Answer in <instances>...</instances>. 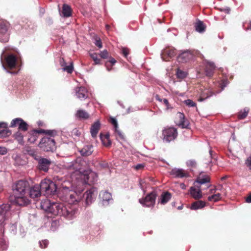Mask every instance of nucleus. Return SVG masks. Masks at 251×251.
Listing matches in <instances>:
<instances>
[{
  "mask_svg": "<svg viewBox=\"0 0 251 251\" xmlns=\"http://www.w3.org/2000/svg\"><path fill=\"white\" fill-rule=\"evenodd\" d=\"M15 138L18 140H22L23 137L21 133L17 132L15 134Z\"/></svg>",
  "mask_w": 251,
  "mask_h": 251,
  "instance_id": "nucleus-59",
  "label": "nucleus"
},
{
  "mask_svg": "<svg viewBox=\"0 0 251 251\" xmlns=\"http://www.w3.org/2000/svg\"><path fill=\"white\" fill-rule=\"evenodd\" d=\"M36 133H44L46 134L50 135L51 137H53L55 135H56L57 132L55 130H45V129H40V130H36L34 131Z\"/></svg>",
  "mask_w": 251,
  "mask_h": 251,
  "instance_id": "nucleus-35",
  "label": "nucleus"
},
{
  "mask_svg": "<svg viewBox=\"0 0 251 251\" xmlns=\"http://www.w3.org/2000/svg\"><path fill=\"white\" fill-rule=\"evenodd\" d=\"M229 81L227 79H224L222 81L221 83V89L222 90H223L224 88L228 84Z\"/></svg>",
  "mask_w": 251,
  "mask_h": 251,
  "instance_id": "nucleus-50",
  "label": "nucleus"
},
{
  "mask_svg": "<svg viewBox=\"0 0 251 251\" xmlns=\"http://www.w3.org/2000/svg\"><path fill=\"white\" fill-rule=\"evenodd\" d=\"M192 57V53L189 50H186L178 55L177 60L179 63H185L189 61Z\"/></svg>",
  "mask_w": 251,
  "mask_h": 251,
  "instance_id": "nucleus-16",
  "label": "nucleus"
},
{
  "mask_svg": "<svg viewBox=\"0 0 251 251\" xmlns=\"http://www.w3.org/2000/svg\"><path fill=\"white\" fill-rule=\"evenodd\" d=\"M84 164H85V162L84 160L81 159H77L67 163L65 165V167L68 170L73 171L76 174L79 175L80 177H81L83 171H85L82 167Z\"/></svg>",
  "mask_w": 251,
  "mask_h": 251,
  "instance_id": "nucleus-5",
  "label": "nucleus"
},
{
  "mask_svg": "<svg viewBox=\"0 0 251 251\" xmlns=\"http://www.w3.org/2000/svg\"><path fill=\"white\" fill-rule=\"evenodd\" d=\"M82 198L84 199L85 204L88 206L94 202L96 199L97 195V189L92 187L87 190L84 193L82 194Z\"/></svg>",
  "mask_w": 251,
  "mask_h": 251,
  "instance_id": "nucleus-9",
  "label": "nucleus"
},
{
  "mask_svg": "<svg viewBox=\"0 0 251 251\" xmlns=\"http://www.w3.org/2000/svg\"><path fill=\"white\" fill-rule=\"evenodd\" d=\"M27 192L29 197L32 199L38 198L42 194L38 184H36L31 187L29 186Z\"/></svg>",
  "mask_w": 251,
  "mask_h": 251,
  "instance_id": "nucleus-19",
  "label": "nucleus"
},
{
  "mask_svg": "<svg viewBox=\"0 0 251 251\" xmlns=\"http://www.w3.org/2000/svg\"><path fill=\"white\" fill-rule=\"evenodd\" d=\"M8 229L12 235H15L17 232V225L15 224H10L8 226Z\"/></svg>",
  "mask_w": 251,
  "mask_h": 251,
  "instance_id": "nucleus-41",
  "label": "nucleus"
},
{
  "mask_svg": "<svg viewBox=\"0 0 251 251\" xmlns=\"http://www.w3.org/2000/svg\"><path fill=\"white\" fill-rule=\"evenodd\" d=\"M39 185L41 193L47 196L55 194L57 190L56 184L50 179L45 178L42 180Z\"/></svg>",
  "mask_w": 251,
  "mask_h": 251,
  "instance_id": "nucleus-3",
  "label": "nucleus"
},
{
  "mask_svg": "<svg viewBox=\"0 0 251 251\" xmlns=\"http://www.w3.org/2000/svg\"><path fill=\"white\" fill-rule=\"evenodd\" d=\"M74 90L76 97L81 100H84L88 97V91L83 86L77 87Z\"/></svg>",
  "mask_w": 251,
  "mask_h": 251,
  "instance_id": "nucleus-15",
  "label": "nucleus"
},
{
  "mask_svg": "<svg viewBox=\"0 0 251 251\" xmlns=\"http://www.w3.org/2000/svg\"><path fill=\"white\" fill-rule=\"evenodd\" d=\"M214 95V93L213 92H212L211 91H209V90H207L205 92H203L202 94H201V97L198 100L199 101H203L205 99H207L210 97H211V96H212L213 95Z\"/></svg>",
  "mask_w": 251,
  "mask_h": 251,
  "instance_id": "nucleus-34",
  "label": "nucleus"
},
{
  "mask_svg": "<svg viewBox=\"0 0 251 251\" xmlns=\"http://www.w3.org/2000/svg\"><path fill=\"white\" fill-rule=\"evenodd\" d=\"M144 167L145 165L144 164H138L135 166V169L138 170L143 168Z\"/></svg>",
  "mask_w": 251,
  "mask_h": 251,
  "instance_id": "nucleus-58",
  "label": "nucleus"
},
{
  "mask_svg": "<svg viewBox=\"0 0 251 251\" xmlns=\"http://www.w3.org/2000/svg\"><path fill=\"white\" fill-rule=\"evenodd\" d=\"M205 202L202 201H198L192 203L190 207L191 210H196L205 207Z\"/></svg>",
  "mask_w": 251,
  "mask_h": 251,
  "instance_id": "nucleus-29",
  "label": "nucleus"
},
{
  "mask_svg": "<svg viewBox=\"0 0 251 251\" xmlns=\"http://www.w3.org/2000/svg\"><path fill=\"white\" fill-rule=\"evenodd\" d=\"M100 124L99 121L95 122L91 126L90 132L92 137L95 138L100 129Z\"/></svg>",
  "mask_w": 251,
  "mask_h": 251,
  "instance_id": "nucleus-23",
  "label": "nucleus"
},
{
  "mask_svg": "<svg viewBox=\"0 0 251 251\" xmlns=\"http://www.w3.org/2000/svg\"><path fill=\"white\" fill-rule=\"evenodd\" d=\"M59 63L60 65L63 67L67 65V63L65 62L63 58H60L59 59Z\"/></svg>",
  "mask_w": 251,
  "mask_h": 251,
  "instance_id": "nucleus-57",
  "label": "nucleus"
},
{
  "mask_svg": "<svg viewBox=\"0 0 251 251\" xmlns=\"http://www.w3.org/2000/svg\"><path fill=\"white\" fill-rule=\"evenodd\" d=\"M75 116L79 120H86L89 118V114L84 110L79 109L76 112Z\"/></svg>",
  "mask_w": 251,
  "mask_h": 251,
  "instance_id": "nucleus-26",
  "label": "nucleus"
},
{
  "mask_svg": "<svg viewBox=\"0 0 251 251\" xmlns=\"http://www.w3.org/2000/svg\"><path fill=\"white\" fill-rule=\"evenodd\" d=\"M27 153L28 155L32 157L35 160L37 161L39 158L41 156L39 155L36 151L33 149H28L26 150Z\"/></svg>",
  "mask_w": 251,
  "mask_h": 251,
  "instance_id": "nucleus-36",
  "label": "nucleus"
},
{
  "mask_svg": "<svg viewBox=\"0 0 251 251\" xmlns=\"http://www.w3.org/2000/svg\"><path fill=\"white\" fill-rule=\"evenodd\" d=\"M180 123L179 125L182 128H187L189 125V122L185 120V116L183 113H179Z\"/></svg>",
  "mask_w": 251,
  "mask_h": 251,
  "instance_id": "nucleus-33",
  "label": "nucleus"
},
{
  "mask_svg": "<svg viewBox=\"0 0 251 251\" xmlns=\"http://www.w3.org/2000/svg\"><path fill=\"white\" fill-rule=\"evenodd\" d=\"M176 55V49L175 48H172L171 49H164L162 50L161 53V56L163 61H166L165 56H167L169 58H172Z\"/></svg>",
  "mask_w": 251,
  "mask_h": 251,
  "instance_id": "nucleus-22",
  "label": "nucleus"
},
{
  "mask_svg": "<svg viewBox=\"0 0 251 251\" xmlns=\"http://www.w3.org/2000/svg\"><path fill=\"white\" fill-rule=\"evenodd\" d=\"M110 122L113 125L114 129L118 128V124L116 118L110 117Z\"/></svg>",
  "mask_w": 251,
  "mask_h": 251,
  "instance_id": "nucleus-48",
  "label": "nucleus"
},
{
  "mask_svg": "<svg viewBox=\"0 0 251 251\" xmlns=\"http://www.w3.org/2000/svg\"><path fill=\"white\" fill-rule=\"evenodd\" d=\"M170 175L176 178L188 177L189 175L183 169L177 168H173L170 172Z\"/></svg>",
  "mask_w": 251,
  "mask_h": 251,
  "instance_id": "nucleus-17",
  "label": "nucleus"
},
{
  "mask_svg": "<svg viewBox=\"0 0 251 251\" xmlns=\"http://www.w3.org/2000/svg\"><path fill=\"white\" fill-rule=\"evenodd\" d=\"M172 195L170 193L168 192H163L160 196V199L158 202L161 204H165L167 203L171 199Z\"/></svg>",
  "mask_w": 251,
  "mask_h": 251,
  "instance_id": "nucleus-28",
  "label": "nucleus"
},
{
  "mask_svg": "<svg viewBox=\"0 0 251 251\" xmlns=\"http://www.w3.org/2000/svg\"><path fill=\"white\" fill-rule=\"evenodd\" d=\"M90 56L93 59L95 64H100V59L98 57L97 54L96 53H92L90 54Z\"/></svg>",
  "mask_w": 251,
  "mask_h": 251,
  "instance_id": "nucleus-44",
  "label": "nucleus"
},
{
  "mask_svg": "<svg viewBox=\"0 0 251 251\" xmlns=\"http://www.w3.org/2000/svg\"><path fill=\"white\" fill-rule=\"evenodd\" d=\"M73 69L74 67L73 62H71L69 65H66L62 68V70L64 71H66L69 74H71L73 71Z\"/></svg>",
  "mask_w": 251,
  "mask_h": 251,
  "instance_id": "nucleus-42",
  "label": "nucleus"
},
{
  "mask_svg": "<svg viewBox=\"0 0 251 251\" xmlns=\"http://www.w3.org/2000/svg\"><path fill=\"white\" fill-rule=\"evenodd\" d=\"M83 191V189L81 190L77 189L71 193H69L66 196V200L68 203V204L67 205L71 207L70 204H76L78 203L82 200L81 193ZM72 207L75 208L74 206Z\"/></svg>",
  "mask_w": 251,
  "mask_h": 251,
  "instance_id": "nucleus-8",
  "label": "nucleus"
},
{
  "mask_svg": "<svg viewBox=\"0 0 251 251\" xmlns=\"http://www.w3.org/2000/svg\"><path fill=\"white\" fill-rule=\"evenodd\" d=\"M36 137L34 135L32 136L30 138L28 139L29 141L33 143H34L36 141Z\"/></svg>",
  "mask_w": 251,
  "mask_h": 251,
  "instance_id": "nucleus-60",
  "label": "nucleus"
},
{
  "mask_svg": "<svg viewBox=\"0 0 251 251\" xmlns=\"http://www.w3.org/2000/svg\"><path fill=\"white\" fill-rule=\"evenodd\" d=\"M196 30L200 33H203L205 30V25L201 21H199L195 25Z\"/></svg>",
  "mask_w": 251,
  "mask_h": 251,
  "instance_id": "nucleus-32",
  "label": "nucleus"
},
{
  "mask_svg": "<svg viewBox=\"0 0 251 251\" xmlns=\"http://www.w3.org/2000/svg\"><path fill=\"white\" fill-rule=\"evenodd\" d=\"M0 246L3 251L6 250L8 247L7 241L3 238H0Z\"/></svg>",
  "mask_w": 251,
  "mask_h": 251,
  "instance_id": "nucleus-39",
  "label": "nucleus"
},
{
  "mask_svg": "<svg viewBox=\"0 0 251 251\" xmlns=\"http://www.w3.org/2000/svg\"><path fill=\"white\" fill-rule=\"evenodd\" d=\"M62 15L64 17H69L72 15V9L71 7L67 4H64L62 6Z\"/></svg>",
  "mask_w": 251,
  "mask_h": 251,
  "instance_id": "nucleus-30",
  "label": "nucleus"
},
{
  "mask_svg": "<svg viewBox=\"0 0 251 251\" xmlns=\"http://www.w3.org/2000/svg\"><path fill=\"white\" fill-rule=\"evenodd\" d=\"M249 109L247 107H245L243 110L240 111L238 113V118L240 119H245L248 115Z\"/></svg>",
  "mask_w": 251,
  "mask_h": 251,
  "instance_id": "nucleus-37",
  "label": "nucleus"
},
{
  "mask_svg": "<svg viewBox=\"0 0 251 251\" xmlns=\"http://www.w3.org/2000/svg\"><path fill=\"white\" fill-rule=\"evenodd\" d=\"M73 133L77 136H79L80 135V132L76 128L73 130Z\"/></svg>",
  "mask_w": 251,
  "mask_h": 251,
  "instance_id": "nucleus-62",
  "label": "nucleus"
},
{
  "mask_svg": "<svg viewBox=\"0 0 251 251\" xmlns=\"http://www.w3.org/2000/svg\"><path fill=\"white\" fill-rule=\"evenodd\" d=\"M186 165L188 167H196L197 165V163L195 160L194 159H190L186 162Z\"/></svg>",
  "mask_w": 251,
  "mask_h": 251,
  "instance_id": "nucleus-46",
  "label": "nucleus"
},
{
  "mask_svg": "<svg viewBox=\"0 0 251 251\" xmlns=\"http://www.w3.org/2000/svg\"><path fill=\"white\" fill-rule=\"evenodd\" d=\"M93 152V148L92 145L84 146L80 151V153L82 156H89Z\"/></svg>",
  "mask_w": 251,
  "mask_h": 251,
  "instance_id": "nucleus-27",
  "label": "nucleus"
},
{
  "mask_svg": "<svg viewBox=\"0 0 251 251\" xmlns=\"http://www.w3.org/2000/svg\"><path fill=\"white\" fill-rule=\"evenodd\" d=\"M7 149L3 147H0V155H5L7 153Z\"/></svg>",
  "mask_w": 251,
  "mask_h": 251,
  "instance_id": "nucleus-52",
  "label": "nucleus"
},
{
  "mask_svg": "<svg viewBox=\"0 0 251 251\" xmlns=\"http://www.w3.org/2000/svg\"><path fill=\"white\" fill-rule=\"evenodd\" d=\"M163 102L166 105L167 108L168 109L169 103V101H168V100L166 99H163Z\"/></svg>",
  "mask_w": 251,
  "mask_h": 251,
  "instance_id": "nucleus-61",
  "label": "nucleus"
},
{
  "mask_svg": "<svg viewBox=\"0 0 251 251\" xmlns=\"http://www.w3.org/2000/svg\"><path fill=\"white\" fill-rule=\"evenodd\" d=\"M221 194L220 193H217L216 194H214L212 196H210L208 197L207 199L209 201H214L215 202L218 201L221 199Z\"/></svg>",
  "mask_w": 251,
  "mask_h": 251,
  "instance_id": "nucleus-40",
  "label": "nucleus"
},
{
  "mask_svg": "<svg viewBox=\"0 0 251 251\" xmlns=\"http://www.w3.org/2000/svg\"><path fill=\"white\" fill-rule=\"evenodd\" d=\"M40 206L41 209L47 212L62 216L69 220L75 218L78 213V209L76 208L65 205L62 203L52 202L47 199L41 201Z\"/></svg>",
  "mask_w": 251,
  "mask_h": 251,
  "instance_id": "nucleus-1",
  "label": "nucleus"
},
{
  "mask_svg": "<svg viewBox=\"0 0 251 251\" xmlns=\"http://www.w3.org/2000/svg\"><path fill=\"white\" fill-rule=\"evenodd\" d=\"M245 164L249 167V169L251 170V156H249L247 158L245 161Z\"/></svg>",
  "mask_w": 251,
  "mask_h": 251,
  "instance_id": "nucleus-51",
  "label": "nucleus"
},
{
  "mask_svg": "<svg viewBox=\"0 0 251 251\" xmlns=\"http://www.w3.org/2000/svg\"><path fill=\"white\" fill-rule=\"evenodd\" d=\"M178 135L177 129L173 127H166L162 130L163 141L169 143L174 141Z\"/></svg>",
  "mask_w": 251,
  "mask_h": 251,
  "instance_id": "nucleus-6",
  "label": "nucleus"
},
{
  "mask_svg": "<svg viewBox=\"0 0 251 251\" xmlns=\"http://www.w3.org/2000/svg\"><path fill=\"white\" fill-rule=\"evenodd\" d=\"M41 150L46 152H53L56 150L55 142L51 137L42 138L38 144Z\"/></svg>",
  "mask_w": 251,
  "mask_h": 251,
  "instance_id": "nucleus-4",
  "label": "nucleus"
},
{
  "mask_svg": "<svg viewBox=\"0 0 251 251\" xmlns=\"http://www.w3.org/2000/svg\"><path fill=\"white\" fill-rule=\"evenodd\" d=\"M10 206L9 204L3 203L0 205V226L3 225L5 214L10 210Z\"/></svg>",
  "mask_w": 251,
  "mask_h": 251,
  "instance_id": "nucleus-20",
  "label": "nucleus"
},
{
  "mask_svg": "<svg viewBox=\"0 0 251 251\" xmlns=\"http://www.w3.org/2000/svg\"><path fill=\"white\" fill-rule=\"evenodd\" d=\"M10 134L9 130L6 129L0 130V137L4 138L8 136Z\"/></svg>",
  "mask_w": 251,
  "mask_h": 251,
  "instance_id": "nucleus-43",
  "label": "nucleus"
},
{
  "mask_svg": "<svg viewBox=\"0 0 251 251\" xmlns=\"http://www.w3.org/2000/svg\"><path fill=\"white\" fill-rule=\"evenodd\" d=\"M100 197L101 199V203L103 206H106L113 202L111 194L106 191L100 192Z\"/></svg>",
  "mask_w": 251,
  "mask_h": 251,
  "instance_id": "nucleus-14",
  "label": "nucleus"
},
{
  "mask_svg": "<svg viewBox=\"0 0 251 251\" xmlns=\"http://www.w3.org/2000/svg\"><path fill=\"white\" fill-rule=\"evenodd\" d=\"M97 175L91 170H85L80 178L83 180V183L91 185L97 181Z\"/></svg>",
  "mask_w": 251,
  "mask_h": 251,
  "instance_id": "nucleus-10",
  "label": "nucleus"
},
{
  "mask_svg": "<svg viewBox=\"0 0 251 251\" xmlns=\"http://www.w3.org/2000/svg\"><path fill=\"white\" fill-rule=\"evenodd\" d=\"M246 201L248 203H251V194L247 197Z\"/></svg>",
  "mask_w": 251,
  "mask_h": 251,
  "instance_id": "nucleus-64",
  "label": "nucleus"
},
{
  "mask_svg": "<svg viewBox=\"0 0 251 251\" xmlns=\"http://www.w3.org/2000/svg\"><path fill=\"white\" fill-rule=\"evenodd\" d=\"M189 192L191 196L195 200H199L202 197L201 186L195 185L194 186L191 187Z\"/></svg>",
  "mask_w": 251,
  "mask_h": 251,
  "instance_id": "nucleus-18",
  "label": "nucleus"
},
{
  "mask_svg": "<svg viewBox=\"0 0 251 251\" xmlns=\"http://www.w3.org/2000/svg\"><path fill=\"white\" fill-rule=\"evenodd\" d=\"M95 44L99 48H101L102 47V43L100 38L96 40Z\"/></svg>",
  "mask_w": 251,
  "mask_h": 251,
  "instance_id": "nucleus-54",
  "label": "nucleus"
},
{
  "mask_svg": "<svg viewBox=\"0 0 251 251\" xmlns=\"http://www.w3.org/2000/svg\"><path fill=\"white\" fill-rule=\"evenodd\" d=\"M29 189V183L25 180L18 181L12 187L11 201L20 206H26L30 203V200L25 195Z\"/></svg>",
  "mask_w": 251,
  "mask_h": 251,
  "instance_id": "nucleus-2",
  "label": "nucleus"
},
{
  "mask_svg": "<svg viewBox=\"0 0 251 251\" xmlns=\"http://www.w3.org/2000/svg\"><path fill=\"white\" fill-rule=\"evenodd\" d=\"M176 75L177 78L183 79L187 76L188 73L186 72L183 71L180 69H177L176 72Z\"/></svg>",
  "mask_w": 251,
  "mask_h": 251,
  "instance_id": "nucleus-38",
  "label": "nucleus"
},
{
  "mask_svg": "<svg viewBox=\"0 0 251 251\" xmlns=\"http://www.w3.org/2000/svg\"><path fill=\"white\" fill-rule=\"evenodd\" d=\"M185 104L190 107L196 106V103L190 99H187L184 100Z\"/></svg>",
  "mask_w": 251,
  "mask_h": 251,
  "instance_id": "nucleus-45",
  "label": "nucleus"
},
{
  "mask_svg": "<svg viewBox=\"0 0 251 251\" xmlns=\"http://www.w3.org/2000/svg\"><path fill=\"white\" fill-rule=\"evenodd\" d=\"M157 196L156 191H152L148 194L145 197L139 199V201L144 207L152 208L154 206Z\"/></svg>",
  "mask_w": 251,
  "mask_h": 251,
  "instance_id": "nucleus-7",
  "label": "nucleus"
},
{
  "mask_svg": "<svg viewBox=\"0 0 251 251\" xmlns=\"http://www.w3.org/2000/svg\"><path fill=\"white\" fill-rule=\"evenodd\" d=\"M115 131L117 132L118 135L119 136V137L121 138V139L124 140L125 139L124 135L122 133V132L118 128L117 129H114Z\"/></svg>",
  "mask_w": 251,
  "mask_h": 251,
  "instance_id": "nucleus-56",
  "label": "nucleus"
},
{
  "mask_svg": "<svg viewBox=\"0 0 251 251\" xmlns=\"http://www.w3.org/2000/svg\"><path fill=\"white\" fill-rule=\"evenodd\" d=\"M9 35L8 32V24L5 22H0V42L8 41Z\"/></svg>",
  "mask_w": 251,
  "mask_h": 251,
  "instance_id": "nucleus-11",
  "label": "nucleus"
},
{
  "mask_svg": "<svg viewBox=\"0 0 251 251\" xmlns=\"http://www.w3.org/2000/svg\"><path fill=\"white\" fill-rule=\"evenodd\" d=\"M100 138L104 146L108 147L111 145V142L109 139V134L103 135L102 133H100Z\"/></svg>",
  "mask_w": 251,
  "mask_h": 251,
  "instance_id": "nucleus-31",
  "label": "nucleus"
},
{
  "mask_svg": "<svg viewBox=\"0 0 251 251\" xmlns=\"http://www.w3.org/2000/svg\"><path fill=\"white\" fill-rule=\"evenodd\" d=\"M100 55L101 58L106 59L108 57V53L107 50H104L100 51Z\"/></svg>",
  "mask_w": 251,
  "mask_h": 251,
  "instance_id": "nucleus-49",
  "label": "nucleus"
},
{
  "mask_svg": "<svg viewBox=\"0 0 251 251\" xmlns=\"http://www.w3.org/2000/svg\"><path fill=\"white\" fill-rule=\"evenodd\" d=\"M18 126V128L24 131L28 129L27 124L20 118H17L12 120L10 123V127H14Z\"/></svg>",
  "mask_w": 251,
  "mask_h": 251,
  "instance_id": "nucleus-13",
  "label": "nucleus"
},
{
  "mask_svg": "<svg viewBox=\"0 0 251 251\" xmlns=\"http://www.w3.org/2000/svg\"><path fill=\"white\" fill-rule=\"evenodd\" d=\"M108 62L110 63H111L112 65H113L116 62V61L114 58L111 57V58H110V59L108 61Z\"/></svg>",
  "mask_w": 251,
  "mask_h": 251,
  "instance_id": "nucleus-63",
  "label": "nucleus"
},
{
  "mask_svg": "<svg viewBox=\"0 0 251 251\" xmlns=\"http://www.w3.org/2000/svg\"><path fill=\"white\" fill-rule=\"evenodd\" d=\"M210 182V178L207 175L201 176L200 175V176L197 178L196 180L194 182V185H197L196 183L199 184V186L201 185L209 183Z\"/></svg>",
  "mask_w": 251,
  "mask_h": 251,
  "instance_id": "nucleus-25",
  "label": "nucleus"
},
{
  "mask_svg": "<svg viewBox=\"0 0 251 251\" xmlns=\"http://www.w3.org/2000/svg\"><path fill=\"white\" fill-rule=\"evenodd\" d=\"M37 161L39 170L44 171V172H47L49 171V167L51 163L50 159L41 156Z\"/></svg>",
  "mask_w": 251,
  "mask_h": 251,
  "instance_id": "nucleus-12",
  "label": "nucleus"
},
{
  "mask_svg": "<svg viewBox=\"0 0 251 251\" xmlns=\"http://www.w3.org/2000/svg\"><path fill=\"white\" fill-rule=\"evenodd\" d=\"M39 243L40 245V247L41 248L44 249L48 246L49 244V241L48 240L45 239L41 241H39Z\"/></svg>",
  "mask_w": 251,
  "mask_h": 251,
  "instance_id": "nucleus-47",
  "label": "nucleus"
},
{
  "mask_svg": "<svg viewBox=\"0 0 251 251\" xmlns=\"http://www.w3.org/2000/svg\"><path fill=\"white\" fill-rule=\"evenodd\" d=\"M122 52L124 56L126 57L129 53L128 50L127 48H123L122 50Z\"/></svg>",
  "mask_w": 251,
  "mask_h": 251,
  "instance_id": "nucleus-55",
  "label": "nucleus"
},
{
  "mask_svg": "<svg viewBox=\"0 0 251 251\" xmlns=\"http://www.w3.org/2000/svg\"><path fill=\"white\" fill-rule=\"evenodd\" d=\"M5 59L6 64L9 68L12 69L15 67L17 58L15 55L13 54H9L6 57Z\"/></svg>",
  "mask_w": 251,
  "mask_h": 251,
  "instance_id": "nucleus-21",
  "label": "nucleus"
},
{
  "mask_svg": "<svg viewBox=\"0 0 251 251\" xmlns=\"http://www.w3.org/2000/svg\"><path fill=\"white\" fill-rule=\"evenodd\" d=\"M215 69L214 63L211 61H207V65L205 69V75L207 76H211Z\"/></svg>",
  "mask_w": 251,
  "mask_h": 251,
  "instance_id": "nucleus-24",
  "label": "nucleus"
},
{
  "mask_svg": "<svg viewBox=\"0 0 251 251\" xmlns=\"http://www.w3.org/2000/svg\"><path fill=\"white\" fill-rule=\"evenodd\" d=\"M220 10L221 11L224 12L226 14H229L230 11V8L228 7L221 8H220Z\"/></svg>",
  "mask_w": 251,
  "mask_h": 251,
  "instance_id": "nucleus-53",
  "label": "nucleus"
}]
</instances>
